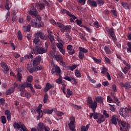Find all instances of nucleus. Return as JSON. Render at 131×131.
I'll list each match as a JSON object with an SVG mask.
<instances>
[{
	"label": "nucleus",
	"mask_w": 131,
	"mask_h": 131,
	"mask_svg": "<svg viewBox=\"0 0 131 131\" xmlns=\"http://www.w3.org/2000/svg\"><path fill=\"white\" fill-rule=\"evenodd\" d=\"M87 104L89 108H91L93 113L90 114V119H92L93 118L94 119H98L99 117L101 116V114L99 113H96V110L97 109V107H98V103L96 101V100L93 101V98L91 97H88L87 99Z\"/></svg>",
	"instance_id": "nucleus-1"
},
{
	"label": "nucleus",
	"mask_w": 131,
	"mask_h": 131,
	"mask_svg": "<svg viewBox=\"0 0 131 131\" xmlns=\"http://www.w3.org/2000/svg\"><path fill=\"white\" fill-rule=\"evenodd\" d=\"M30 15L32 16H34L35 18L33 19L31 21V24L32 27H35V28H40L42 26L41 25V17L38 15V11L36 9H32L29 12Z\"/></svg>",
	"instance_id": "nucleus-2"
},
{
	"label": "nucleus",
	"mask_w": 131,
	"mask_h": 131,
	"mask_svg": "<svg viewBox=\"0 0 131 131\" xmlns=\"http://www.w3.org/2000/svg\"><path fill=\"white\" fill-rule=\"evenodd\" d=\"M45 48L38 47L36 46L33 49H32V54H35V55L46 54L48 52V43L46 42L45 44Z\"/></svg>",
	"instance_id": "nucleus-3"
},
{
	"label": "nucleus",
	"mask_w": 131,
	"mask_h": 131,
	"mask_svg": "<svg viewBox=\"0 0 131 131\" xmlns=\"http://www.w3.org/2000/svg\"><path fill=\"white\" fill-rule=\"evenodd\" d=\"M118 124L120 126V130L121 131H127L129 127V124L125 121H118Z\"/></svg>",
	"instance_id": "nucleus-4"
},
{
	"label": "nucleus",
	"mask_w": 131,
	"mask_h": 131,
	"mask_svg": "<svg viewBox=\"0 0 131 131\" xmlns=\"http://www.w3.org/2000/svg\"><path fill=\"white\" fill-rule=\"evenodd\" d=\"M70 122L68 124V126L69 129L71 130V131H76V129H75V117L72 116L70 118Z\"/></svg>",
	"instance_id": "nucleus-5"
},
{
	"label": "nucleus",
	"mask_w": 131,
	"mask_h": 131,
	"mask_svg": "<svg viewBox=\"0 0 131 131\" xmlns=\"http://www.w3.org/2000/svg\"><path fill=\"white\" fill-rule=\"evenodd\" d=\"M106 31L107 32L109 37H111L114 41H116L117 39L116 35H115V33L114 32V29L113 28H106Z\"/></svg>",
	"instance_id": "nucleus-6"
},
{
	"label": "nucleus",
	"mask_w": 131,
	"mask_h": 131,
	"mask_svg": "<svg viewBox=\"0 0 131 131\" xmlns=\"http://www.w3.org/2000/svg\"><path fill=\"white\" fill-rule=\"evenodd\" d=\"M32 86V84L31 83L26 82L22 84L19 85L18 90L19 92H23L24 91H25V88H30V89Z\"/></svg>",
	"instance_id": "nucleus-7"
},
{
	"label": "nucleus",
	"mask_w": 131,
	"mask_h": 131,
	"mask_svg": "<svg viewBox=\"0 0 131 131\" xmlns=\"http://www.w3.org/2000/svg\"><path fill=\"white\" fill-rule=\"evenodd\" d=\"M63 79H65L68 81H70V82H73V84H75V85L77 84V81L74 77H70L68 76H66V77H63Z\"/></svg>",
	"instance_id": "nucleus-8"
},
{
	"label": "nucleus",
	"mask_w": 131,
	"mask_h": 131,
	"mask_svg": "<svg viewBox=\"0 0 131 131\" xmlns=\"http://www.w3.org/2000/svg\"><path fill=\"white\" fill-rule=\"evenodd\" d=\"M47 32H48V37L50 39L51 42H54V40H55V36H54V34L51 31L50 29H47Z\"/></svg>",
	"instance_id": "nucleus-9"
},
{
	"label": "nucleus",
	"mask_w": 131,
	"mask_h": 131,
	"mask_svg": "<svg viewBox=\"0 0 131 131\" xmlns=\"http://www.w3.org/2000/svg\"><path fill=\"white\" fill-rule=\"evenodd\" d=\"M56 46L62 55H65L66 51L64 49V45L61 42L56 43Z\"/></svg>",
	"instance_id": "nucleus-10"
},
{
	"label": "nucleus",
	"mask_w": 131,
	"mask_h": 131,
	"mask_svg": "<svg viewBox=\"0 0 131 131\" xmlns=\"http://www.w3.org/2000/svg\"><path fill=\"white\" fill-rule=\"evenodd\" d=\"M127 38L128 40H131V33L129 32L128 33ZM127 46L128 47L127 48V53H131V42H127Z\"/></svg>",
	"instance_id": "nucleus-11"
},
{
	"label": "nucleus",
	"mask_w": 131,
	"mask_h": 131,
	"mask_svg": "<svg viewBox=\"0 0 131 131\" xmlns=\"http://www.w3.org/2000/svg\"><path fill=\"white\" fill-rule=\"evenodd\" d=\"M36 129L37 131H45L47 128L43 123L39 122L37 125V129Z\"/></svg>",
	"instance_id": "nucleus-12"
},
{
	"label": "nucleus",
	"mask_w": 131,
	"mask_h": 131,
	"mask_svg": "<svg viewBox=\"0 0 131 131\" xmlns=\"http://www.w3.org/2000/svg\"><path fill=\"white\" fill-rule=\"evenodd\" d=\"M104 50L107 55H111V54H113L114 51L109 46H105L104 48Z\"/></svg>",
	"instance_id": "nucleus-13"
},
{
	"label": "nucleus",
	"mask_w": 131,
	"mask_h": 131,
	"mask_svg": "<svg viewBox=\"0 0 131 131\" xmlns=\"http://www.w3.org/2000/svg\"><path fill=\"white\" fill-rule=\"evenodd\" d=\"M25 125L24 124H22L21 122H15L13 123V127L16 129L17 128V129H20L21 128V130L22 129V126Z\"/></svg>",
	"instance_id": "nucleus-14"
},
{
	"label": "nucleus",
	"mask_w": 131,
	"mask_h": 131,
	"mask_svg": "<svg viewBox=\"0 0 131 131\" xmlns=\"http://www.w3.org/2000/svg\"><path fill=\"white\" fill-rule=\"evenodd\" d=\"M67 50L69 51L68 53L70 55H73L75 53V50L73 49V47H72V45H69L67 47Z\"/></svg>",
	"instance_id": "nucleus-15"
},
{
	"label": "nucleus",
	"mask_w": 131,
	"mask_h": 131,
	"mask_svg": "<svg viewBox=\"0 0 131 131\" xmlns=\"http://www.w3.org/2000/svg\"><path fill=\"white\" fill-rule=\"evenodd\" d=\"M1 66L2 68H3L4 69L3 70L4 73H5L6 74H7V73L9 72V67H8V66L7 65V64H6V63L5 62H2Z\"/></svg>",
	"instance_id": "nucleus-16"
},
{
	"label": "nucleus",
	"mask_w": 131,
	"mask_h": 131,
	"mask_svg": "<svg viewBox=\"0 0 131 131\" xmlns=\"http://www.w3.org/2000/svg\"><path fill=\"white\" fill-rule=\"evenodd\" d=\"M116 117V115H113L112 119H111L112 124H114V125H117V121L118 123V121H120L119 119L117 118Z\"/></svg>",
	"instance_id": "nucleus-17"
},
{
	"label": "nucleus",
	"mask_w": 131,
	"mask_h": 131,
	"mask_svg": "<svg viewBox=\"0 0 131 131\" xmlns=\"http://www.w3.org/2000/svg\"><path fill=\"white\" fill-rule=\"evenodd\" d=\"M41 108H42V105L39 104L36 109L37 113L39 114V117L40 118L42 117V111H40Z\"/></svg>",
	"instance_id": "nucleus-18"
},
{
	"label": "nucleus",
	"mask_w": 131,
	"mask_h": 131,
	"mask_svg": "<svg viewBox=\"0 0 131 131\" xmlns=\"http://www.w3.org/2000/svg\"><path fill=\"white\" fill-rule=\"evenodd\" d=\"M54 59L57 61H59V62H60V63H62V64H65V62H63V57H62V56L61 55H55Z\"/></svg>",
	"instance_id": "nucleus-19"
},
{
	"label": "nucleus",
	"mask_w": 131,
	"mask_h": 131,
	"mask_svg": "<svg viewBox=\"0 0 131 131\" xmlns=\"http://www.w3.org/2000/svg\"><path fill=\"white\" fill-rule=\"evenodd\" d=\"M14 92L15 89L11 87L6 91L5 94L7 95V96H10V95H12Z\"/></svg>",
	"instance_id": "nucleus-20"
},
{
	"label": "nucleus",
	"mask_w": 131,
	"mask_h": 131,
	"mask_svg": "<svg viewBox=\"0 0 131 131\" xmlns=\"http://www.w3.org/2000/svg\"><path fill=\"white\" fill-rule=\"evenodd\" d=\"M88 3L91 6V7H93L94 8H97V7H98L97 2L94 0H88Z\"/></svg>",
	"instance_id": "nucleus-21"
},
{
	"label": "nucleus",
	"mask_w": 131,
	"mask_h": 131,
	"mask_svg": "<svg viewBox=\"0 0 131 131\" xmlns=\"http://www.w3.org/2000/svg\"><path fill=\"white\" fill-rule=\"evenodd\" d=\"M104 121H105V117H104V115L101 114L100 117L97 119V122L99 124H101Z\"/></svg>",
	"instance_id": "nucleus-22"
},
{
	"label": "nucleus",
	"mask_w": 131,
	"mask_h": 131,
	"mask_svg": "<svg viewBox=\"0 0 131 131\" xmlns=\"http://www.w3.org/2000/svg\"><path fill=\"white\" fill-rule=\"evenodd\" d=\"M10 7H12V3H11V1H9V0H6V2L5 5V7L6 9V10H7L8 11H9L10 10Z\"/></svg>",
	"instance_id": "nucleus-23"
},
{
	"label": "nucleus",
	"mask_w": 131,
	"mask_h": 131,
	"mask_svg": "<svg viewBox=\"0 0 131 131\" xmlns=\"http://www.w3.org/2000/svg\"><path fill=\"white\" fill-rule=\"evenodd\" d=\"M52 84H51L50 83H46V86L44 89L45 93H47L48 91H50V90L52 89Z\"/></svg>",
	"instance_id": "nucleus-24"
},
{
	"label": "nucleus",
	"mask_w": 131,
	"mask_h": 131,
	"mask_svg": "<svg viewBox=\"0 0 131 131\" xmlns=\"http://www.w3.org/2000/svg\"><path fill=\"white\" fill-rule=\"evenodd\" d=\"M36 35L38 37H40L41 39H46V38L45 37V34L41 32L36 33Z\"/></svg>",
	"instance_id": "nucleus-25"
},
{
	"label": "nucleus",
	"mask_w": 131,
	"mask_h": 131,
	"mask_svg": "<svg viewBox=\"0 0 131 131\" xmlns=\"http://www.w3.org/2000/svg\"><path fill=\"white\" fill-rule=\"evenodd\" d=\"M120 114L121 115V116H123V117H125L126 114L127 113H126V110L124 108H120L119 111Z\"/></svg>",
	"instance_id": "nucleus-26"
},
{
	"label": "nucleus",
	"mask_w": 131,
	"mask_h": 131,
	"mask_svg": "<svg viewBox=\"0 0 131 131\" xmlns=\"http://www.w3.org/2000/svg\"><path fill=\"white\" fill-rule=\"evenodd\" d=\"M96 100V102L97 103V102L98 103H99V104H103V97H102L101 96H98L95 98Z\"/></svg>",
	"instance_id": "nucleus-27"
},
{
	"label": "nucleus",
	"mask_w": 131,
	"mask_h": 131,
	"mask_svg": "<svg viewBox=\"0 0 131 131\" xmlns=\"http://www.w3.org/2000/svg\"><path fill=\"white\" fill-rule=\"evenodd\" d=\"M31 29V26L30 25H28V26H24L23 27V30L24 32H26L27 31L28 32H29V31Z\"/></svg>",
	"instance_id": "nucleus-28"
},
{
	"label": "nucleus",
	"mask_w": 131,
	"mask_h": 131,
	"mask_svg": "<svg viewBox=\"0 0 131 131\" xmlns=\"http://www.w3.org/2000/svg\"><path fill=\"white\" fill-rule=\"evenodd\" d=\"M75 75L77 78H80L81 77V73L79 70H76L75 71Z\"/></svg>",
	"instance_id": "nucleus-29"
},
{
	"label": "nucleus",
	"mask_w": 131,
	"mask_h": 131,
	"mask_svg": "<svg viewBox=\"0 0 131 131\" xmlns=\"http://www.w3.org/2000/svg\"><path fill=\"white\" fill-rule=\"evenodd\" d=\"M79 52L81 53H83V54H86L89 53V50L84 48H82L81 47H79Z\"/></svg>",
	"instance_id": "nucleus-30"
},
{
	"label": "nucleus",
	"mask_w": 131,
	"mask_h": 131,
	"mask_svg": "<svg viewBox=\"0 0 131 131\" xmlns=\"http://www.w3.org/2000/svg\"><path fill=\"white\" fill-rule=\"evenodd\" d=\"M55 53H56V51H50L48 54L49 57H50L51 59H54L55 57L56 56Z\"/></svg>",
	"instance_id": "nucleus-31"
},
{
	"label": "nucleus",
	"mask_w": 131,
	"mask_h": 131,
	"mask_svg": "<svg viewBox=\"0 0 131 131\" xmlns=\"http://www.w3.org/2000/svg\"><path fill=\"white\" fill-rule=\"evenodd\" d=\"M62 29H64V30H67L69 32H70L71 31V29H72V28L70 25H67V26L64 25Z\"/></svg>",
	"instance_id": "nucleus-32"
},
{
	"label": "nucleus",
	"mask_w": 131,
	"mask_h": 131,
	"mask_svg": "<svg viewBox=\"0 0 131 131\" xmlns=\"http://www.w3.org/2000/svg\"><path fill=\"white\" fill-rule=\"evenodd\" d=\"M17 38L19 40H22V39H23V34L20 30L17 32Z\"/></svg>",
	"instance_id": "nucleus-33"
},
{
	"label": "nucleus",
	"mask_w": 131,
	"mask_h": 131,
	"mask_svg": "<svg viewBox=\"0 0 131 131\" xmlns=\"http://www.w3.org/2000/svg\"><path fill=\"white\" fill-rule=\"evenodd\" d=\"M121 5L124 9H125V10H128L129 9V5L127 3L122 2Z\"/></svg>",
	"instance_id": "nucleus-34"
},
{
	"label": "nucleus",
	"mask_w": 131,
	"mask_h": 131,
	"mask_svg": "<svg viewBox=\"0 0 131 131\" xmlns=\"http://www.w3.org/2000/svg\"><path fill=\"white\" fill-rule=\"evenodd\" d=\"M59 77L58 79L56 80V82L58 84H61V83L63 82V80L62 79V76H61V74H59Z\"/></svg>",
	"instance_id": "nucleus-35"
},
{
	"label": "nucleus",
	"mask_w": 131,
	"mask_h": 131,
	"mask_svg": "<svg viewBox=\"0 0 131 131\" xmlns=\"http://www.w3.org/2000/svg\"><path fill=\"white\" fill-rule=\"evenodd\" d=\"M0 118L3 124H6V123H7V118H6V116H2Z\"/></svg>",
	"instance_id": "nucleus-36"
},
{
	"label": "nucleus",
	"mask_w": 131,
	"mask_h": 131,
	"mask_svg": "<svg viewBox=\"0 0 131 131\" xmlns=\"http://www.w3.org/2000/svg\"><path fill=\"white\" fill-rule=\"evenodd\" d=\"M33 58V55L31 53H29V55H25L24 58V60H27L28 59H32Z\"/></svg>",
	"instance_id": "nucleus-37"
},
{
	"label": "nucleus",
	"mask_w": 131,
	"mask_h": 131,
	"mask_svg": "<svg viewBox=\"0 0 131 131\" xmlns=\"http://www.w3.org/2000/svg\"><path fill=\"white\" fill-rule=\"evenodd\" d=\"M78 58L80 60H83L84 58V53L79 52L78 53Z\"/></svg>",
	"instance_id": "nucleus-38"
},
{
	"label": "nucleus",
	"mask_w": 131,
	"mask_h": 131,
	"mask_svg": "<svg viewBox=\"0 0 131 131\" xmlns=\"http://www.w3.org/2000/svg\"><path fill=\"white\" fill-rule=\"evenodd\" d=\"M43 112L45 114H52L53 113V110L45 109L43 110Z\"/></svg>",
	"instance_id": "nucleus-39"
},
{
	"label": "nucleus",
	"mask_w": 131,
	"mask_h": 131,
	"mask_svg": "<svg viewBox=\"0 0 131 131\" xmlns=\"http://www.w3.org/2000/svg\"><path fill=\"white\" fill-rule=\"evenodd\" d=\"M131 88V85L129 82H126L125 83V90H129Z\"/></svg>",
	"instance_id": "nucleus-40"
},
{
	"label": "nucleus",
	"mask_w": 131,
	"mask_h": 131,
	"mask_svg": "<svg viewBox=\"0 0 131 131\" xmlns=\"http://www.w3.org/2000/svg\"><path fill=\"white\" fill-rule=\"evenodd\" d=\"M48 100H49V96L48 94L46 93L43 97V103H45V104L47 103Z\"/></svg>",
	"instance_id": "nucleus-41"
},
{
	"label": "nucleus",
	"mask_w": 131,
	"mask_h": 131,
	"mask_svg": "<svg viewBox=\"0 0 131 131\" xmlns=\"http://www.w3.org/2000/svg\"><path fill=\"white\" fill-rule=\"evenodd\" d=\"M17 80L19 82L22 80V74L19 72L17 74Z\"/></svg>",
	"instance_id": "nucleus-42"
},
{
	"label": "nucleus",
	"mask_w": 131,
	"mask_h": 131,
	"mask_svg": "<svg viewBox=\"0 0 131 131\" xmlns=\"http://www.w3.org/2000/svg\"><path fill=\"white\" fill-rule=\"evenodd\" d=\"M96 3L98 6H103V5L105 4V2H104V0H97Z\"/></svg>",
	"instance_id": "nucleus-43"
},
{
	"label": "nucleus",
	"mask_w": 131,
	"mask_h": 131,
	"mask_svg": "<svg viewBox=\"0 0 131 131\" xmlns=\"http://www.w3.org/2000/svg\"><path fill=\"white\" fill-rule=\"evenodd\" d=\"M39 63H40L39 61L34 59L33 61V67H36V66H38V65H39Z\"/></svg>",
	"instance_id": "nucleus-44"
},
{
	"label": "nucleus",
	"mask_w": 131,
	"mask_h": 131,
	"mask_svg": "<svg viewBox=\"0 0 131 131\" xmlns=\"http://www.w3.org/2000/svg\"><path fill=\"white\" fill-rule=\"evenodd\" d=\"M61 14H66L68 16L69 15V13H70L69 11L65 9H63L61 10Z\"/></svg>",
	"instance_id": "nucleus-45"
},
{
	"label": "nucleus",
	"mask_w": 131,
	"mask_h": 131,
	"mask_svg": "<svg viewBox=\"0 0 131 131\" xmlns=\"http://www.w3.org/2000/svg\"><path fill=\"white\" fill-rule=\"evenodd\" d=\"M40 40L39 39V38H38V37L35 38L34 39L33 42H34V43H35L36 47H37V43H38V42H39Z\"/></svg>",
	"instance_id": "nucleus-46"
},
{
	"label": "nucleus",
	"mask_w": 131,
	"mask_h": 131,
	"mask_svg": "<svg viewBox=\"0 0 131 131\" xmlns=\"http://www.w3.org/2000/svg\"><path fill=\"white\" fill-rule=\"evenodd\" d=\"M27 69L30 73H33L34 72V71H35V69L30 68V66H28Z\"/></svg>",
	"instance_id": "nucleus-47"
},
{
	"label": "nucleus",
	"mask_w": 131,
	"mask_h": 131,
	"mask_svg": "<svg viewBox=\"0 0 131 131\" xmlns=\"http://www.w3.org/2000/svg\"><path fill=\"white\" fill-rule=\"evenodd\" d=\"M87 77L89 80V81H90V82H92V83H96V80H95L94 79H92L91 76H90V75H87Z\"/></svg>",
	"instance_id": "nucleus-48"
},
{
	"label": "nucleus",
	"mask_w": 131,
	"mask_h": 131,
	"mask_svg": "<svg viewBox=\"0 0 131 131\" xmlns=\"http://www.w3.org/2000/svg\"><path fill=\"white\" fill-rule=\"evenodd\" d=\"M55 71H56V73H58V74L60 75L61 73V69H60V67L58 66L55 67Z\"/></svg>",
	"instance_id": "nucleus-49"
},
{
	"label": "nucleus",
	"mask_w": 131,
	"mask_h": 131,
	"mask_svg": "<svg viewBox=\"0 0 131 131\" xmlns=\"http://www.w3.org/2000/svg\"><path fill=\"white\" fill-rule=\"evenodd\" d=\"M66 36L68 40H69L70 41H71L72 40V37H71L70 35H69V33H66Z\"/></svg>",
	"instance_id": "nucleus-50"
},
{
	"label": "nucleus",
	"mask_w": 131,
	"mask_h": 131,
	"mask_svg": "<svg viewBox=\"0 0 131 131\" xmlns=\"http://www.w3.org/2000/svg\"><path fill=\"white\" fill-rule=\"evenodd\" d=\"M92 59L94 61L95 63H101V62H102V61H101V59H97L95 57H92Z\"/></svg>",
	"instance_id": "nucleus-51"
},
{
	"label": "nucleus",
	"mask_w": 131,
	"mask_h": 131,
	"mask_svg": "<svg viewBox=\"0 0 131 131\" xmlns=\"http://www.w3.org/2000/svg\"><path fill=\"white\" fill-rule=\"evenodd\" d=\"M38 6L39 7V10H40V11H41V10H43V9H45V4L42 3L38 4Z\"/></svg>",
	"instance_id": "nucleus-52"
},
{
	"label": "nucleus",
	"mask_w": 131,
	"mask_h": 131,
	"mask_svg": "<svg viewBox=\"0 0 131 131\" xmlns=\"http://www.w3.org/2000/svg\"><path fill=\"white\" fill-rule=\"evenodd\" d=\"M103 114L104 115L105 118H109V114L107 113V111L103 110Z\"/></svg>",
	"instance_id": "nucleus-53"
},
{
	"label": "nucleus",
	"mask_w": 131,
	"mask_h": 131,
	"mask_svg": "<svg viewBox=\"0 0 131 131\" xmlns=\"http://www.w3.org/2000/svg\"><path fill=\"white\" fill-rule=\"evenodd\" d=\"M79 34L81 39H82V40H85L86 39L83 34L79 33Z\"/></svg>",
	"instance_id": "nucleus-54"
},
{
	"label": "nucleus",
	"mask_w": 131,
	"mask_h": 131,
	"mask_svg": "<svg viewBox=\"0 0 131 131\" xmlns=\"http://www.w3.org/2000/svg\"><path fill=\"white\" fill-rule=\"evenodd\" d=\"M68 16H69V17H70L71 19H72L73 20H75V19H76V16H75L74 15H73L70 12L69 13Z\"/></svg>",
	"instance_id": "nucleus-55"
},
{
	"label": "nucleus",
	"mask_w": 131,
	"mask_h": 131,
	"mask_svg": "<svg viewBox=\"0 0 131 131\" xmlns=\"http://www.w3.org/2000/svg\"><path fill=\"white\" fill-rule=\"evenodd\" d=\"M33 79V77L32 76H29L27 78V81L28 82H32V80Z\"/></svg>",
	"instance_id": "nucleus-56"
},
{
	"label": "nucleus",
	"mask_w": 131,
	"mask_h": 131,
	"mask_svg": "<svg viewBox=\"0 0 131 131\" xmlns=\"http://www.w3.org/2000/svg\"><path fill=\"white\" fill-rule=\"evenodd\" d=\"M86 1V0H78V3H79V4H81L82 6H83L84 5H85Z\"/></svg>",
	"instance_id": "nucleus-57"
},
{
	"label": "nucleus",
	"mask_w": 131,
	"mask_h": 131,
	"mask_svg": "<svg viewBox=\"0 0 131 131\" xmlns=\"http://www.w3.org/2000/svg\"><path fill=\"white\" fill-rule=\"evenodd\" d=\"M108 13H109V11H108L107 10H104L103 12V13L102 14V16L103 18H105V15H104H104H108Z\"/></svg>",
	"instance_id": "nucleus-58"
},
{
	"label": "nucleus",
	"mask_w": 131,
	"mask_h": 131,
	"mask_svg": "<svg viewBox=\"0 0 131 131\" xmlns=\"http://www.w3.org/2000/svg\"><path fill=\"white\" fill-rule=\"evenodd\" d=\"M67 95H68L69 96H72L73 95L72 91H70V89H68L67 90Z\"/></svg>",
	"instance_id": "nucleus-59"
},
{
	"label": "nucleus",
	"mask_w": 131,
	"mask_h": 131,
	"mask_svg": "<svg viewBox=\"0 0 131 131\" xmlns=\"http://www.w3.org/2000/svg\"><path fill=\"white\" fill-rule=\"evenodd\" d=\"M112 90L113 92H117V87L116 86V85L113 84L112 85Z\"/></svg>",
	"instance_id": "nucleus-60"
},
{
	"label": "nucleus",
	"mask_w": 131,
	"mask_h": 131,
	"mask_svg": "<svg viewBox=\"0 0 131 131\" xmlns=\"http://www.w3.org/2000/svg\"><path fill=\"white\" fill-rule=\"evenodd\" d=\"M5 114L7 116H8L9 115H11V113L10 112V111H9V110H6L5 111Z\"/></svg>",
	"instance_id": "nucleus-61"
},
{
	"label": "nucleus",
	"mask_w": 131,
	"mask_h": 131,
	"mask_svg": "<svg viewBox=\"0 0 131 131\" xmlns=\"http://www.w3.org/2000/svg\"><path fill=\"white\" fill-rule=\"evenodd\" d=\"M101 70V73H102V74H105V73H106V72L107 71V69L105 67H103L102 68Z\"/></svg>",
	"instance_id": "nucleus-62"
},
{
	"label": "nucleus",
	"mask_w": 131,
	"mask_h": 131,
	"mask_svg": "<svg viewBox=\"0 0 131 131\" xmlns=\"http://www.w3.org/2000/svg\"><path fill=\"white\" fill-rule=\"evenodd\" d=\"M21 131L23 130V131H29L27 129V128H26V126H25V125H23L22 127H21V129L20 130Z\"/></svg>",
	"instance_id": "nucleus-63"
},
{
	"label": "nucleus",
	"mask_w": 131,
	"mask_h": 131,
	"mask_svg": "<svg viewBox=\"0 0 131 131\" xmlns=\"http://www.w3.org/2000/svg\"><path fill=\"white\" fill-rule=\"evenodd\" d=\"M95 27L96 28H99L100 27V25H99V23L98 21H95L94 23Z\"/></svg>",
	"instance_id": "nucleus-64"
}]
</instances>
